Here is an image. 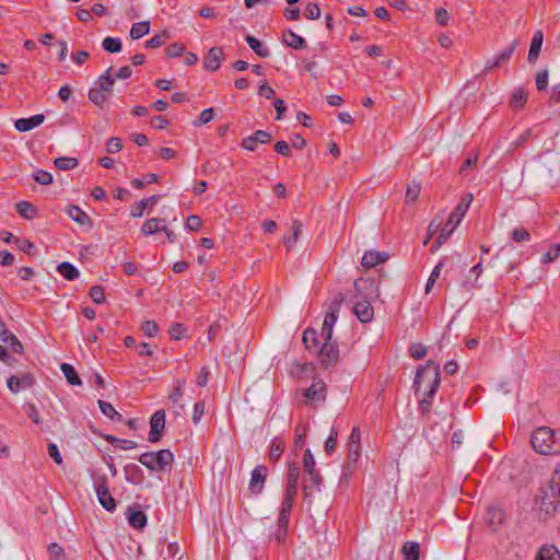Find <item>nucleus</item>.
I'll return each instance as SVG.
<instances>
[{"label": "nucleus", "mask_w": 560, "mask_h": 560, "mask_svg": "<svg viewBox=\"0 0 560 560\" xmlns=\"http://www.w3.org/2000/svg\"><path fill=\"white\" fill-rule=\"evenodd\" d=\"M441 382L440 365L435 364L432 360L427 361L422 366H419L413 387L416 394L423 389V397L419 400V409L422 413H428L432 406V398L436 393Z\"/></svg>", "instance_id": "obj_1"}, {"label": "nucleus", "mask_w": 560, "mask_h": 560, "mask_svg": "<svg viewBox=\"0 0 560 560\" xmlns=\"http://www.w3.org/2000/svg\"><path fill=\"white\" fill-rule=\"evenodd\" d=\"M138 460L149 470L163 472L171 467L174 455L170 450H160L158 452H145L141 454Z\"/></svg>", "instance_id": "obj_2"}, {"label": "nucleus", "mask_w": 560, "mask_h": 560, "mask_svg": "<svg viewBox=\"0 0 560 560\" xmlns=\"http://www.w3.org/2000/svg\"><path fill=\"white\" fill-rule=\"evenodd\" d=\"M533 448L540 454L557 453L555 431L548 427H540L532 434Z\"/></svg>", "instance_id": "obj_3"}, {"label": "nucleus", "mask_w": 560, "mask_h": 560, "mask_svg": "<svg viewBox=\"0 0 560 560\" xmlns=\"http://www.w3.org/2000/svg\"><path fill=\"white\" fill-rule=\"evenodd\" d=\"M343 302L345 295L341 292H337L330 301L320 331L323 340H331L332 327L338 319V315Z\"/></svg>", "instance_id": "obj_4"}, {"label": "nucleus", "mask_w": 560, "mask_h": 560, "mask_svg": "<svg viewBox=\"0 0 560 560\" xmlns=\"http://www.w3.org/2000/svg\"><path fill=\"white\" fill-rule=\"evenodd\" d=\"M94 488L96 491L97 500L100 504L108 512H114L116 510V500L109 492L107 486V479L105 476H101L94 481Z\"/></svg>", "instance_id": "obj_5"}, {"label": "nucleus", "mask_w": 560, "mask_h": 560, "mask_svg": "<svg viewBox=\"0 0 560 560\" xmlns=\"http://www.w3.org/2000/svg\"><path fill=\"white\" fill-rule=\"evenodd\" d=\"M354 299L374 300L378 298V285L372 278H359L354 281Z\"/></svg>", "instance_id": "obj_6"}, {"label": "nucleus", "mask_w": 560, "mask_h": 560, "mask_svg": "<svg viewBox=\"0 0 560 560\" xmlns=\"http://www.w3.org/2000/svg\"><path fill=\"white\" fill-rule=\"evenodd\" d=\"M538 163L542 175L552 176L560 173V153L546 151L539 155Z\"/></svg>", "instance_id": "obj_7"}, {"label": "nucleus", "mask_w": 560, "mask_h": 560, "mask_svg": "<svg viewBox=\"0 0 560 560\" xmlns=\"http://www.w3.org/2000/svg\"><path fill=\"white\" fill-rule=\"evenodd\" d=\"M348 448V465L347 469H350V466H355L360 456H361V433L358 427H354L348 438L347 442Z\"/></svg>", "instance_id": "obj_8"}, {"label": "nucleus", "mask_w": 560, "mask_h": 560, "mask_svg": "<svg viewBox=\"0 0 560 560\" xmlns=\"http://www.w3.org/2000/svg\"><path fill=\"white\" fill-rule=\"evenodd\" d=\"M318 358L322 365L326 368L335 365L339 360L338 346L331 340H324L323 346L318 351Z\"/></svg>", "instance_id": "obj_9"}, {"label": "nucleus", "mask_w": 560, "mask_h": 560, "mask_svg": "<svg viewBox=\"0 0 560 560\" xmlns=\"http://www.w3.org/2000/svg\"><path fill=\"white\" fill-rule=\"evenodd\" d=\"M464 217L455 215V210L448 217L446 224L441 229L440 235L436 237L432 245V250H436L444 244L448 237L453 234L454 230L460 223Z\"/></svg>", "instance_id": "obj_10"}, {"label": "nucleus", "mask_w": 560, "mask_h": 560, "mask_svg": "<svg viewBox=\"0 0 560 560\" xmlns=\"http://www.w3.org/2000/svg\"><path fill=\"white\" fill-rule=\"evenodd\" d=\"M165 428V411L160 409L155 411L150 420V432L148 435V440L151 443H156L162 438V432Z\"/></svg>", "instance_id": "obj_11"}, {"label": "nucleus", "mask_w": 560, "mask_h": 560, "mask_svg": "<svg viewBox=\"0 0 560 560\" xmlns=\"http://www.w3.org/2000/svg\"><path fill=\"white\" fill-rule=\"evenodd\" d=\"M271 139H272V137H271L270 132L265 131V130H257L253 135L244 138L242 140L241 145L243 149L254 152L257 149V145L259 143L260 144L269 143L271 141Z\"/></svg>", "instance_id": "obj_12"}, {"label": "nucleus", "mask_w": 560, "mask_h": 560, "mask_svg": "<svg viewBox=\"0 0 560 560\" xmlns=\"http://www.w3.org/2000/svg\"><path fill=\"white\" fill-rule=\"evenodd\" d=\"M268 469L265 465L256 466L250 475L248 489L253 494H258L262 491Z\"/></svg>", "instance_id": "obj_13"}, {"label": "nucleus", "mask_w": 560, "mask_h": 560, "mask_svg": "<svg viewBox=\"0 0 560 560\" xmlns=\"http://www.w3.org/2000/svg\"><path fill=\"white\" fill-rule=\"evenodd\" d=\"M371 301L363 299H355L354 301L353 313L361 323H370L374 317V308Z\"/></svg>", "instance_id": "obj_14"}, {"label": "nucleus", "mask_w": 560, "mask_h": 560, "mask_svg": "<svg viewBox=\"0 0 560 560\" xmlns=\"http://www.w3.org/2000/svg\"><path fill=\"white\" fill-rule=\"evenodd\" d=\"M35 380L31 373H23L21 375H12L8 378V387L13 393L16 394L21 389L30 388L34 385Z\"/></svg>", "instance_id": "obj_15"}, {"label": "nucleus", "mask_w": 560, "mask_h": 560, "mask_svg": "<svg viewBox=\"0 0 560 560\" xmlns=\"http://www.w3.org/2000/svg\"><path fill=\"white\" fill-rule=\"evenodd\" d=\"M308 480L303 482V494L306 500H310L314 492L320 491V486L323 483V477L319 471H313V474H307Z\"/></svg>", "instance_id": "obj_16"}, {"label": "nucleus", "mask_w": 560, "mask_h": 560, "mask_svg": "<svg viewBox=\"0 0 560 560\" xmlns=\"http://www.w3.org/2000/svg\"><path fill=\"white\" fill-rule=\"evenodd\" d=\"M223 49L221 47H212L203 58V67L210 71H217L223 60Z\"/></svg>", "instance_id": "obj_17"}, {"label": "nucleus", "mask_w": 560, "mask_h": 560, "mask_svg": "<svg viewBox=\"0 0 560 560\" xmlns=\"http://www.w3.org/2000/svg\"><path fill=\"white\" fill-rule=\"evenodd\" d=\"M303 395L311 401H324L326 398V385L323 381H315L307 389L303 390Z\"/></svg>", "instance_id": "obj_18"}, {"label": "nucleus", "mask_w": 560, "mask_h": 560, "mask_svg": "<svg viewBox=\"0 0 560 560\" xmlns=\"http://www.w3.org/2000/svg\"><path fill=\"white\" fill-rule=\"evenodd\" d=\"M516 42L514 40L509 47L504 48L497 57L493 61H488L486 67H485V71H492L494 70L495 68H499L501 65L508 62L512 55L514 54V50H515V47H516Z\"/></svg>", "instance_id": "obj_19"}, {"label": "nucleus", "mask_w": 560, "mask_h": 560, "mask_svg": "<svg viewBox=\"0 0 560 560\" xmlns=\"http://www.w3.org/2000/svg\"><path fill=\"white\" fill-rule=\"evenodd\" d=\"M299 477V467L295 464H289L284 494H291L296 497Z\"/></svg>", "instance_id": "obj_20"}, {"label": "nucleus", "mask_w": 560, "mask_h": 560, "mask_svg": "<svg viewBox=\"0 0 560 560\" xmlns=\"http://www.w3.org/2000/svg\"><path fill=\"white\" fill-rule=\"evenodd\" d=\"M388 257V254L385 252L368 250L364 253L361 264L365 268H373L378 264L385 262Z\"/></svg>", "instance_id": "obj_21"}, {"label": "nucleus", "mask_w": 560, "mask_h": 560, "mask_svg": "<svg viewBox=\"0 0 560 560\" xmlns=\"http://www.w3.org/2000/svg\"><path fill=\"white\" fill-rule=\"evenodd\" d=\"M127 517L130 526L137 529H141L147 524V515L144 512L136 509L135 506H128Z\"/></svg>", "instance_id": "obj_22"}, {"label": "nucleus", "mask_w": 560, "mask_h": 560, "mask_svg": "<svg viewBox=\"0 0 560 560\" xmlns=\"http://www.w3.org/2000/svg\"><path fill=\"white\" fill-rule=\"evenodd\" d=\"M44 119L45 117L43 114H37L30 118H20L15 121L14 125L19 131L25 132L39 126L44 121Z\"/></svg>", "instance_id": "obj_23"}, {"label": "nucleus", "mask_w": 560, "mask_h": 560, "mask_svg": "<svg viewBox=\"0 0 560 560\" xmlns=\"http://www.w3.org/2000/svg\"><path fill=\"white\" fill-rule=\"evenodd\" d=\"M544 42V33L541 31H536L530 43L529 51H528V61L530 63L536 62L539 57L541 46Z\"/></svg>", "instance_id": "obj_24"}, {"label": "nucleus", "mask_w": 560, "mask_h": 560, "mask_svg": "<svg viewBox=\"0 0 560 560\" xmlns=\"http://www.w3.org/2000/svg\"><path fill=\"white\" fill-rule=\"evenodd\" d=\"M124 472L126 480L132 485H140L144 479L142 469L136 464H127Z\"/></svg>", "instance_id": "obj_25"}, {"label": "nucleus", "mask_w": 560, "mask_h": 560, "mask_svg": "<svg viewBox=\"0 0 560 560\" xmlns=\"http://www.w3.org/2000/svg\"><path fill=\"white\" fill-rule=\"evenodd\" d=\"M67 214L80 225H92L91 218L78 206L70 205L67 208Z\"/></svg>", "instance_id": "obj_26"}, {"label": "nucleus", "mask_w": 560, "mask_h": 560, "mask_svg": "<svg viewBox=\"0 0 560 560\" xmlns=\"http://www.w3.org/2000/svg\"><path fill=\"white\" fill-rule=\"evenodd\" d=\"M282 39L287 46L296 50L306 47L305 39L302 36L294 33L292 30L283 32Z\"/></svg>", "instance_id": "obj_27"}, {"label": "nucleus", "mask_w": 560, "mask_h": 560, "mask_svg": "<svg viewBox=\"0 0 560 560\" xmlns=\"http://www.w3.org/2000/svg\"><path fill=\"white\" fill-rule=\"evenodd\" d=\"M160 199V197L158 195H153L149 198H145V199H142L140 200L139 202L135 203L131 211H130V215L133 217V218H140L143 215L144 213V210L147 209V207L150 205V206H154L158 200Z\"/></svg>", "instance_id": "obj_28"}, {"label": "nucleus", "mask_w": 560, "mask_h": 560, "mask_svg": "<svg viewBox=\"0 0 560 560\" xmlns=\"http://www.w3.org/2000/svg\"><path fill=\"white\" fill-rule=\"evenodd\" d=\"M294 500H295V495H291V494L283 495V500L281 503L280 513H279V518H278L279 523H289V517L291 514V510H292Z\"/></svg>", "instance_id": "obj_29"}, {"label": "nucleus", "mask_w": 560, "mask_h": 560, "mask_svg": "<svg viewBox=\"0 0 560 560\" xmlns=\"http://www.w3.org/2000/svg\"><path fill=\"white\" fill-rule=\"evenodd\" d=\"M112 70V67L108 68L95 82V85L98 86L105 94L112 92L115 84V78L110 73Z\"/></svg>", "instance_id": "obj_30"}, {"label": "nucleus", "mask_w": 560, "mask_h": 560, "mask_svg": "<svg viewBox=\"0 0 560 560\" xmlns=\"http://www.w3.org/2000/svg\"><path fill=\"white\" fill-rule=\"evenodd\" d=\"M504 512L500 508H489L487 511V521L489 526L492 527L493 530L498 529V526L503 523Z\"/></svg>", "instance_id": "obj_31"}, {"label": "nucleus", "mask_w": 560, "mask_h": 560, "mask_svg": "<svg viewBox=\"0 0 560 560\" xmlns=\"http://www.w3.org/2000/svg\"><path fill=\"white\" fill-rule=\"evenodd\" d=\"M246 43L248 46L255 51L256 55H258L261 58H267L270 55L269 49L266 45H264L260 40H258L256 37L252 35H247L245 37Z\"/></svg>", "instance_id": "obj_32"}, {"label": "nucleus", "mask_w": 560, "mask_h": 560, "mask_svg": "<svg viewBox=\"0 0 560 560\" xmlns=\"http://www.w3.org/2000/svg\"><path fill=\"white\" fill-rule=\"evenodd\" d=\"M164 222H165V220L160 219V218L149 219L142 224L141 232L144 235H152L159 231H162V229H163L162 223H164Z\"/></svg>", "instance_id": "obj_33"}, {"label": "nucleus", "mask_w": 560, "mask_h": 560, "mask_svg": "<svg viewBox=\"0 0 560 560\" xmlns=\"http://www.w3.org/2000/svg\"><path fill=\"white\" fill-rule=\"evenodd\" d=\"M57 271L69 281L77 279L80 275L79 270L68 261L59 264L57 266Z\"/></svg>", "instance_id": "obj_34"}, {"label": "nucleus", "mask_w": 560, "mask_h": 560, "mask_svg": "<svg viewBox=\"0 0 560 560\" xmlns=\"http://www.w3.org/2000/svg\"><path fill=\"white\" fill-rule=\"evenodd\" d=\"M528 94L523 88H517L511 97L510 106L513 109L522 108L527 102Z\"/></svg>", "instance_id": "obj_35"}, {"label": "nucleus", "mask_w": 560, "mask_h": 560, "mask_svg": "<svg viewBox=\"0 0 560 560\" xmlns=\"http://www.w3.org/2000/svg\"><path fill=\"white\" fill-rule=\"evenodd\" d=\"M401 552L405 560H419L420 546L415 541H407L404 544Z\"/></svg>", "instance_id": "obj_36"}, {"label": "nucleus", "mask_w": 560, "mask_h": 560, "mask_svg": "<svg viewBox=\"0 0 560 560\" xmlns=\"http://www.w3.org/2000/svg\"><path fill=\"white\" fill-rule=\"evenodd\" d=\"M150 33V22L141 21L132 24L130 28V37L132 39H139Z\"/></svg>", "instance_id": "obj_37"}, {"label": "nucleus", "mask_w": 560, "mask_h": 560, "mask_svg": "<svg viewBox=\"0 0 560 560\" xmlns=\"http://www.w3.org/2000/svg\"><path fill=\"white\" fill-rule=\"evenodd\" d=\"M104 439L112 445H115V446H117L121 450H126V451L136 448L138 446V444L135 441L119 439V438H116L110 434L105 435Z\"/></svg>", "instance_id": "obj_38"}, {"label": "nucleus", "mask_w": 560, "mask_h": 560, "mask_svg": "<svg viewBox=\"0 0 560 560\" xmlns=\"http://www.w3.org/2000/svg\"><path fill=\"white\" fill-rule=\"evenodd\" d=\"M98 406H100L102 413L104 416L108 417L109 419H112L114 421L122 420V416L118 411H116V409L114 408V406L110 402H107L104 400H98Z\"/></svg>", "instance_id": "obj_39"}, {"label": "nucleus", "mask_w": 560, "mask_h": 560, "mask_svg": "<svg viewBox=\"0 0 560 560\" xmlns=\"http://www.w3.org/2000/svg\"><path fill=\"white\" fill-rule=\"evenodd\" d=\"M537 560H560V553L552 545L542 546L537 555Z\"/></svg>", "instance_id": "obj_40"}, {"label": "nucleus", "mask_w": 560, "mask_h": 560, "mask_svg": "<svg viewBox=\"0 0 560 560\" xmlns=\"http://www.w3.org/2000/svg\"><path fill=\"white\" fill-rule=\"evenodd\" d=\"M60 369L70 385H81V380L71 364L62 363Z\"/></svg>", "instance_id": "obj_41"}, {"label": "nucleus", "mask_w": 560, "mask_h": 560, "mask_svg": "<svg viewBox=\"0 0 560 560\" xmlns=\"http://www.w3.org/2000/svg\"><path fill=\"white\" fill-rule=\"evenodd\" d=\"M301 231H302V223L298 220L293 221L292 235L283 237V243L288 249H291L296 244Z\"/></svg>", "instance_id": "obj_42"}, {"label": "nucleus", "mask_w": 560, "mask_h": 560, "mask_svg": "<svg viewBox=\"0 0 560 560\" xmlns=\"http://www.w3.org/2000/svg\"><path fill=\"white\" fill-rule=\"evenodd\" d=\"M89 100L102 108L107 102V94H105L98 86L95 85L89 91Z\"/></svg>", "instance_id": "obj_43"}, {"label": "nucleus", "mask_w": 560, "mask_h": 560, "mask_svg": "<svg viewBox=\"0 0 560 560\" xmlns=\"http://www.w3.org/2000/svg\"><path fill=\"white\" fill-rule=\"evenodd\" d=\"M303 342L308 350H316L319 343L317 338V331L313 328L305 329V331L303 332Z\"/></svg>", "instance_id": "obj_44"}, {"label": "nucleus", "mask_w": 560, "mask_h": 560, "mask_svg": "<svg viewBox=\"0 0 560 560\" xmlns=\"http://www.w3.org/2000/svg\"><path fill=\"white\" fill-rule=\"evenodd\" d=\"M284 451V442L281 438H275L271 442L269 457L271 460H278Z\"/></svg>", "instance_id": "obj_45"}, {"label": "nucleus", "mask_w": 560, "mask_h": 560, "mask_svg": "<svg viewBox=\"0 0 560 560\" xmlns=\"http://www.w3.org/2000/svg\"><path fill=\"white\" fill-rule=\"evenodd\" d=\"M16 211L25 219H32L36 214V208L28 201H20L16 203Z\"/></svg>", "instance_id": "obj_46"}, {"label": "nucleus", "mask_w": 560, "mask_h": 560, "mask_svg": "<svg viewBox=\"0 0 560 560\" xmlns=\"http://www.w3.org/2000/svg\"><path fill=\"white\" fill-rule=\"evenodd\" d=\"M102 47L112 54L119 52L121 50V42L116 37H106L102 42Z\"/></svg>", "instance_id": "obj_47"}, {"label": "nucleus", "mask_w": 560, "mask_h": 560, "mask_svg": "<svg viewBox=\"0 0 560 560\" xmlns=\"http://www.w3.org/2000/svg\"><path fill=\"white\" fill-rule=\"evenodd\" d=\"M54 164L62 171L72 170L78 165V160L74 158L61 156L55 159Z\"/></svg>", "instance_id": "obj_48"}, {"label": "nucleus", "mask_w": 560, "mask_h": 560, "mask_svg": "<svg viewBox=\"0 0 560 560\" xmlns=\"http://www.w3.org/2000/svg\"><path fill=\"white\" fill-rule=\"evenodd\" d=\"M170 38V33L167 31H163L160 34L154 35L151 39L147 40V48H158L162 46L166 39Z\"/></svg>", "instance_id": "obj_49"}, {"label": "nucleus", "mask_w": 560, "mask_h": 560, "mask_svg": "<svg viewBox=\"0 0 560 560\" xmlns=\"http://www.w3.org/2000/svg\"><path fill=\"white\" fill-rule=\"evenodd\" d=\"M472 201V194H466L455 208V215L465 217L470 203Z\"/></svg>", "instance_id": "obj_50"}, {"label": "nucleus", "mask_w": 560, "mask_h": 560, "mask_svg": "<svg viewBox=\"0 0 560 560\" xmlns=\"http://www.w3.org/2000/svg\"><path fill=\"white\" fill-rule=\"evenodd\" d=\"M421 191V185L420 183L413 180L411 184L408 185L407 191H406V201H416Z\"/></svg>", "instance_id": "obj_51"}, {"label": "nucleus", "mask_w": 560, "mask_h": 560, "mask_svg": "<svg viewBox=\"0 0 560 560\" xmlns=\"http://www.w3.org/2000/svg\"><path fill=\"white\" fill-rule=\"evenodd\" d=\"M556 502L560 504V478L553 476L549 483V494Z\"/></svg>", "instance_id": "obj_52"}, {"label": "nucleus", "mask_w": 560, "mask_h": 560, "mask_svg": "<svg viewBox=\"0 0 560 560\" xmlns=\"http://www.w3.org/2000/svg\"><path fill=\"white\" fill-rule=\"evenodd\" d=\"M89 295L96 304H102L106 301L104 288L101 285H93L89 291Z\"/></svg>", "instance_id": "obj_53"}, {"label": "nucleus", "mask_w": 560, "mask_h": 560, "mask_svg": "<svg viewBox=\"0 0 560 560\" xmlns=\"http://www.w3.org/2000/svg\"><path fill=\"white\" fill-rule=\"evenodd\" d=\"M549 71L544 69L536 74L535 84L539 92L546 91L548 88Z\"/></svg>", "instance_id": "obj_54"}, {"label": "nucleus", "mask_w": 560, "mask_h": 560, "mask_svg": "<svg viewBox=\"0 0 560 560\" xmlns=\"http://www.w3.org/2000/svg\"><path fill=\"white\" fill-rule=\"evenodd\" d=\"M337 438H338V431L336 428L332 427L330 429L329 436L327 438V440L325 442V451L328 454H331L332 452H335V450L337 447Z\"/></svg>", "instance_id": "obj_55"}, {"label": "nucleus", "mask_w": 560, "mask_h": 560, "mask_svg": "<svg viewBox=\"0 0 560 560\" xmlns=\"http://www.w3.org/2000/svg\"><path fill=\"white\" fill-rule=\"evenodd\" d=\"M409 354L416 360H420L427 355V347L422 343H412L409 348Z\"/></svg>", "instance_id": "obj_56"}, {"label": "nucleus", "mask_w": 560, "mask_h": 560, "mask_svg": "<svg viewBox=\"0 0 560 560\" xmlns=\"http://www.w3.org/2000/svg\"><path fill=\"white\" fill-rule=\"evenodd\" d=\"M214 112L213 108L203 109L197 120L194 121V126L199 127L210 122L213 119Z\"/></svg>", "instance_id": "obj_57"}, {"label": "nucleus", "mask_w": 560, "mask_h": 560, "mask_svg": "<svg viewBox=\"0 0 560 560\" xmlns=\"http://www.w3.org/2000/svg\"><path fill=\"white\" fill-rule=\"evenodd\" d=\"M315 465V458L311 450H306L303 458V466L306 474H313V471H316L317 469Z\"/></svg>", "instance_id": "obj_58"}, {"label": "nucleus", "mask_w": 560, "mask_h": 560, "mask_svg": "<svg viewBox=\"0 0 560 560\" xmlns=\"http://www.w3.org/2000/svg\"><path fill=\"white\" fill-rule=\"evenodd\" d=\"M48 553L51 560H65V551L57 542H51L48 546Z\"/></svg>", "instance_id": "obj_59"}, {"label": "nucleus", "mask_w": 560, "mask_h": 560, "mask_svg": "<svg viewBox=\"0 0 560 560\" xmlns=\"http://www.w3.org/2000/svg\"><path fill=\"white\" fill-rule=\"evenodd\" d=\"M306 439V427L299 424L295 429L294 446L296 448H303Z\"/></svg>", "instance_id": "obj_60"}, {"label": "nucleus", "mask_w": 560, "mask_h": 560, "mask_svg": "<svg viewBox=\"0 0 560 560\" xmlns=\"http://www.w3.org/2000/svg\"><path fill=\"white\" fill-rule=\"evenodd\" d=\"M304 14L308 20H317L320 18V8L317 3L310 2L305 7Z\"/></svg>", "instance_id": "obj_61"}, {"label": "nucleus", "mask_w": 560, "mask_h": 560, "mask_svg": "<svg viewBox=\"0 0 560 560\" xmlns=\"http://www.w3.org/2000/svg\"><path fill=\"white\" fill-rule=\"evenodd\" d=\"M33 177L34 180L40 185H49L52 183V175L43 170L36 171Z\"/></svg>", "instance_id": "obj_62"}, {"label": "nucleus", "mask_w": 560, "mask_h": 560, "mask_svg": "<svg viewBox=\"0 0 560 560\" xmlns=\"http://www.w3.org/2000/svg\"><path fill=\"white\" fill-rule=\"evenodd\" d=\"M560 256V245L555 244L551 246L550 250H548L541 258L542 264H549L556 260Z\"/></svg>", "instance_id": "obj_63"}, {"label": "nucleus", "mask_w": 560, "mask_h": 560, "mask_svg": "<svg viewBox=\"0 0 560 560\" xmlns=\"http://www.w3.org/2000/svg\"><path fill=\"white\" fill-rule=\"evenodd\" d=\"M529 232L524 228H516L512 231V240L516 243L529 241Z\"/></svg>", "instance_id": "obj_64"}]
</instances>
